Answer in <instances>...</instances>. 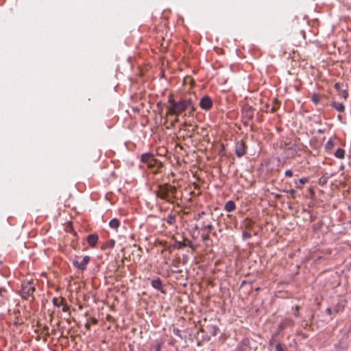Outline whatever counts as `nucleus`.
Returning <instances> with one entry per match:
<instances>
[{
  "mask_svg": "<svg viewBox=\"0 0 351 351\" xmlns=\"http://www.w3.org/2000/svg\"><path fill=\"white\" fill-rule=\"evenodd\" d=\"M199 106L205 110H210L213 106L212 99L208 96H204L200 99Z\"/></svg>",
  "mask_w": 351,
  "mask_h": 351,
  "instance_id": "obj_7",
  "label": "nucleus"
},
{
  "mask_svg": "<svg viewBox=\"0 0 351 351\" xmlns=\"http://www.w3.org/2000/svg\"><path fill=\"white\" fill-rule=\"evenodd\" d=\"M332 145H333V144H332V142L331 141H328L327 142V143H326V146H327L328 147H330V146H332Z\"/></svg>",
  "mask_w": 351,
  "mask_h": 351,
  "instance_id": "obj_33",
  "label": "nucleus"
},
{
  "mask_svg": "<svg viewBox=\"0 0 351 351\" xmlns=\"http://www.w3.org/2000/svg\"><path fill=\"white\" fill-rule=\"evenodd\" d=\"M173 332L176 335L181 337L180 335V330L178 329H174Z\"/></svg>",
  "mask_w": 351,
  "mask_h": 351,
  "instance_id": "obj_28",
  "label": "nucleus"
},
{
  "mask_svg": "<svg viewBox=\"0 0 351 351\" xmlns=\"http://www.w3.org/2000/svg\"><path fill=\"white\" fill-rule=\"evenodd\" d=\"M289 149L293 150L295 152H296V151H295V146L294 145H292L289 147Z\"/></svg>",
  "mask_w": 351,
  "mask_h": 351,
  "instance_id": "obj_34",
  "label": "nucleus"
},
{
  "mask_svg": "<svg viewBox=\"0 0 351 351\" xmlns=\"http://www.w3.org/2000/svg\"><path fill=\"white\" fill-rule=\"evenodd\" d=\"M69 311V306L67 305H64L62 308V311L66 312Z\"/></svg>",
  "mask_w": 351,
  "mask_h": 351,
  "instance_id": "obj_30",
  "label": "nucleus"
},
{
  "mask_svg": "<svg viewBox=\"0 0 351 351\" xmlns=\"http://www.w3.org/2000/svg\"><path fill=\"white\" fill-rule=\"evenodd\" d=\"M224 208L227 212H232L235 210L236 205L233 201L229 200L226 203Z\"/></svg>",
  "mask_w": 351,
  "mask_h": 351,
  "instance_id": "obj_10",
  "label": "nucleus"
},
{
  "mask_svg": "<svg viewBox=\"0 0 351 351\" xmlns=\"http://www.w3.org/2000/svg\"><path fill=\"white\" fill-rule=\"evenodd\" d=\"M293 325V321L287 319L283 321V322L281 324V326H292Z\"/></svg>",
  "mask_w": 351,
  "mask_h": 351,
  "instance_id": "obj_18",
  "label": "nucleus"
},
{
  "mask_svg": "<svg viewBox=\"0 0 351 351\" xmlns=\"http://www.w3.org/2000/svg\"><path fill=\"white\" fill-rule=\"evenodd\" d=\"M285 176L287 177H292L293 176V172L291 170L288 169L285 173Z\"/></svg>",
  "mask_w": 351,
  "mask_h": 351,
  "instance_id": "obj_25",
  "label": "nucleus"
},
{
  "mask_svg": "<svg viewBox=\"0 0 351 351\" xmlns=\"http://www.w3.org/2000/svg\"><path fill=\"white\" fill-rule=\"evenodd\" d=\"M320 99V95L315 93H313V95H311V100L315 104H317L319 102Z\"/></svg>",
  "mask_w": 351,
  "mask_h": 351,
  "instance_id": "obj_16",
  "label": "nucleus"
},
{
  "mask_svg": "<svg viewBox=\"0 0 351 351\" xmlns=\"http://www.w3.org/2000/svg\"><path fill=\"white\" fill-rule=\"evenodd\" d=\"M285 192L289 193L291 196V197H293V198L295 197L296 191L294 189H291V190H289V191H285Z\"/></svg>",
  "mask_w": 351,
  "mask_h": 351,
  "instance_id": "obj_22",
  "label": "nucleus"
},
{
  "mask_svg": "<svg viewBox=\"0 0 351 351\" xmlns=\"http://www.w3.org/2000/svg\"><path fill=\"white\" fill-rule=\"evenodd\" d=\"M243 236L245 238H250L251 237V234L250 233H248V232H243Z\"/></svg>",
  "mask_w": 351,
  "mask_h": 351,
  "instance_id": "obj_29",
  "label": "nucleus"
},
{
  "mask_svg": "<svg viewBox=\"0 0 351 351\" xmlns=\"http://www.w3.org/2000/svg\"><path fill=\"white\" fill-rule=\"evenodd\" d=\"M35 291V287L31 282H23L21 285L20 294L24 299L32 296Z\"/></svg>",
  "mask_w": 351,
  "mask_h": 351,
  "instance_id": "obj_3",
  "label": "nucleus"
},
{
  "mask_svg": "<svg viewBox=\"0 0 351 351\" xmlns=\"http://www.w3.org/2000/svg\"><path fill=\"white\" fill-rule=\"evenodd\" d=\"M155 351H161L162 343L158 341H156Z\"/></svg>",
  "mask_w": 351,
  "mask_h": 351,
  "instance_id": "obj_23",
  "label": "nucleus"
},
{
  "mask_svg": "<svg viewBox=\"0 0 351 351\" xmlns=\"http://www.w3.org/2000/svg\"><path fill=\"white\" fill-rule=\"evenodd\" d=\"M109 226L111 228L117 229L120 226V221L117 218H114L110 221Z\"/></svg>",
  "mask_w": 351,
  "mask_h": 351,
  "instance_id": "obj_12",
  "label": "nucleus"
},
{
  "mask_svg": "<svg viewBox=\"0 0 351 351\" xmlns=\"http://www.w3.org/2000/svg\"><path fill=\"white\" fill-rule=\"evenodd\" d=\"M299 315V307L298 306H296V311L294 313V315L298 317Z\"/></svg>",
  "mask_w": 351,
  "mask_h": 351,
  "instance_id": "obj_32",
  "label": "nucleus"
},
{
  "mask_svg": "<svg viewBox=\"0 0 351 351\" xmlns=\"http://www.w3.org/2000/svg\"><path fill=\"white\" fill-rule=\"evenodd\" d=\"M63 299L59 300V299L54 298L53 299V304L57 307H60L62 304Z\"/></svg>",
  "mask_w": 351,
  "mask_h": 351,
  "instance_id": "obj_19",
  "label": "nucleus"
},
{
  "mask_svg": "<svg viewBox=\"0 0 351 351\" xmlns=\"http://www.w3.org/2000/svg\"><path fill=\"white\" fill-rule=\"evenodd\" d=\"M168 102L169 106L167 108V115L173 114L178 116L186 110H191V112L195 110L191 99H182L176 101L172 94L168 96Z\"/></svg>",
  "mask_w": 351,
  "mask_h": 351,
  "instance_id": "obj_1",
  "label": "nucleus"
},
{
  "mask_svg": "<svg viewBox=\"0 0 351 351\" xmlns=\"http://www.w3.org/2000/svg\"><path fill=\"white\" fill-rule=\"evenodd\" d=\"M209 234L210 233L207 232V234L205 236H203L204 241L208 240L209 239Z\"/></svg>",
  "mask_w": 351,
  "mask_h": 351,
  "instance_id": "obj_31",
  "label": "nucleus"
},
{
  "mask_svg": "<svg viewBox=\"0 0 351 351\" xmlns=\"http://www.w3.org/2000/svg\"><path fill=\"white\" fill-rule=\"evenodd\" d=\"M308 181L307 178H302L300 179H299L298 180H295V184L297 185V187L298 188H301L300 186L298 185V183L301 185H303L306 182Z\"/></svg>",
  "mask_w": 351,
  "mask_h": 351,
  "instance_id": "obj_17",
  "label": "nucleus"
},
{
  "mask_svg": "<svg viewBox=\"0 0 351 351\" xmlns=\"http://www.w3.org/2000/svg\"><path fill=\"white\" fill-rule=\"evenodd\" d=\"M335 156L338 158L343 159L345 157V151L341 148H339L336 150Z\"/></svg>",
  "mask_w": 351,
  "mask_h": 351,
  "instance_id": "obj_13",
  "label": "nucleus"
},
{
  "mask_svg": "<svg viewBox=\"0 0 351 351\" xmlns=\"http://www.w3.org/2000/svg\"><path fill=\"white\" fill-rule=\"evenodd\" d=\"M177 189L176 186L165 184L159 186L158 190L156 191L157 197L162 199L166 200L169 202H173V199L175 198Z\"/></svg>",
  "mask_w": 351,
  "mask_h": 351,
  "instance_id": "obj_2",
  "label": "nucleus"
},
{
  "mask_svg": "<svg viewBox=\"0 0 351 351\" xmlns=\"http://www.w3.org/2000/svg\"><path fill=\"white\" fill-rule=\"evenodd\" d=\"M98 241V236L95 234H90L87 237V242L91 247H95Z\"/></svg>",
  "mask_w": 351,
  "mask_h": 351,
  "instance_id": "obj_8",
  "label": "nucleus"
},
{
  "mask_svg": "<svg viewBox=\"0 0 351 351\" xmlns=\"http://www.w3.org/2000/svg\"><path fill=\"white\" fill-rule=\"evenodd\" d=\"M334 88L339 92L341 90V84L339 83H335L334 85Z\"/></svg>",
  "mask_w": 351,
  "mask_h": 351,
  "instance_id": "obj_27",
  "label": "nucleus"
},
{
  "mask_svg": "<svg viewBox=\"0 0 351 351\" xmlns=\"http://www.w3.org/2000/svg\"><path fill=\"white\" fill-rule=\"evenodd\" d=\"M90 256H85L81 262H79L77 259L73 260V266L79 270L84 271L86 269V265L90 261Z\"/></svg>",
  "mask_w": 351,
  "mask_h": 351,
  "instance_id": "obj_4",
  "label": "nucleus"
},
{
  "mask_svg": "<svg viewBox=\"0 0 351 351\" xmlns=\"http://www.w3.org/2000/svg\"><path fill=\"white\" fill-rule=\"evenodd\" d=\"M246 146L243 141H238L235 145V154L238 157H241L246 154Z\"/></svg>",
  "mask_w": 351,
  "mask_h": 351,
  "instance_id": "obj_6",
  "label": "nucleus"
},
{
  "mask_svg": "<svg viewBox=\"0 0 351 351\" xmlns=\"http://www.w3.org/2000/svg\"><path fill=\"white\" fill-rule=\"evenodd\" d=\"M114 244H115V241L113 240V239H110L109 240L107 243H106V245L107 247H110V248H113L114 246Z\"/></svg>",
  "mask_w": 351,
  "mask_h": 351,
  "instance_id": "obj_21",
  "label": "nucleus"
},
{
  "mask_svg": "<svg viewBox=\"0 0 351 351\" xmlns=\"http://www.w3.org/2000/svg\"><path fill=\"white\" fill-rule=\"evenodd\" d=\"M202 228L206 230L208 233H210L213 229V224L211 222L204 221L202 223Z\"/></svg>",
  "mask_w": 351,
  "mask_h": 351,
  "instance_id": "obj_14",
  "label": "nucleus"
},
{
  "mask_svg": "<svg viewBox=\"0 0 351 351\" xmlns=\"http://www.w3.org/2000/svg\"><path fill=\"white\" fill-rule=\"evenodd\" d=\"M275 351H284L280 343H278L275 346Z\"/></svg>",
  "mask_w": 351,
  "mask_h": 351,
  "instance_id": "obj_26",
  "label": "nucleus"
},
{
  "mask_svg": "<svg viewBox=\"0 0 351 351\" xmlns=\"http://www.w3.org/2000/svg\"><path fill=\"white\" fill-rule=\"evenodd\" d=\"M331 106L336 110H337L338 112H343L344 110V109H345V106H344L343 104H342V103H339V102L333 101L331 104Z\"/></svg>",
  "mask_w": 351,
  "mask_h": 351,
  "instance_id": "obj_11",
  "label": "nucleus"
},
{
  "mask_svg": "<svg viewBox=\"0 0 351 351\" xmlns=\"http://www.w3.org/2000/svg\"><path fill=\"white\" fill-rule=\"evenodd\" d=\"M165 220L168 224L173 225L176 222V216L173 215H167Z\"/></svg>",
  "mask_w": 351,
  "mask_h": 351,
  "instance_id": "obj_15",
  "label": "nucleus"
},
{
  "mask_svg": "<svg viewBox=\"0 0 351 351\" xmlns=\"http://www.w3.org/2000/svg\"><path fill=\"white\" fill-rule=\"evenodd\" d=\"M204 212H202L201 213L199 214V217H201V216H202V215H204Z\"/></svg>",
  "mask_w": 351,
  "mask_h": 351,
  "instance_id": "obj_35",
  "label": "nucleus"
},
{
  "mask_svg": "<svg viewBox=\"0 0 351 351\" xmlns=\"http://www.w3.org/2000/svg\"><path fill=\"white\" fill-rule=\"evenodd\" d=\"M179 121L178 117H176V119H175V121L178 122Z\"/></svg>",
  "mask_w": 351,
  "mask_h": 351,
  "instance_id": "obj_37",
  "label": "nucleus"
},
{
  "mask_svg": "<svg viewBox=\"0 0 351 351\" xmlns=\"http://www.w3.org/2000/svg\"><path fill=\"white\" fill-rule=\"evenodd\" d=\"M152 286L153 288H154V289H156L157 290H159L161 292L164 293V291H162V281L160 280V278H157V279L153 280L152 281Z\"/></svg>",
  "mask_w": 351,
  "mask_h": 351,
  "instance_id": "obj_9",
  "label": "nucleus"
},
{
  "mask_svg": "<svg viewBox=\"0 0 351 351\" xmlns=\"http://www.w3.org/2000/svg\"><path fill=\"white\" fill-rule=\"evenodd\" d=\"M326 312L329 315H332L334 313H338L337 310H335V309L332 310L331 308H326Z\"/></svg>",
  "mask_w": 351,
  "mask_h": 351,
  "instance_id": "obj_24",
  "label": "nucleus"
},
{
  "mask_svg": "<svg viewBox=\"0 0 351 351\" xmlns=\"http://www.w3.org/2000/svg\"><path fill=\"white\" fill-rule=\"evenodd\" d=\"M141 160L144 163H147L148 167H153L155 165L156 160L153 154L145 153L142 154Z\"/></svg>",
  "mask_w": 351,
  "mask_h": 351,
  "instance_id": "obj_5",
  "label": "nucleus"
},
{
  "mask_svg": "<svg viewBox=\"0 0 351 351\" xmlns=\"http://www.w3.org/2000/svg\"><path fill=\"white\" fill-rule=\"evenodd\" d=\"M339 95L343 99H346L348 96V93L347 90H341L339 92Z\"/></svg>",
  "mask_w": 351,
  "mask_h": 351,
  "instance_id": "obj_20",
  "label": "nucleus"
},
{
  "mask_svg": "<svg viewBox=\"0 0 351 351\" xmlns=\"http://www.w3.org/2000/svg\"><path fill=\"white\" fill-rule=\"evenodd\" d=\"M86 328L89 329V327H90L89 324H86Z\"/></svg>",
  "mask_w": 351,
  "mask_h": 351,
  "instance_id": "obj_36",
  "label": "nucleus"
}]
</instances>
